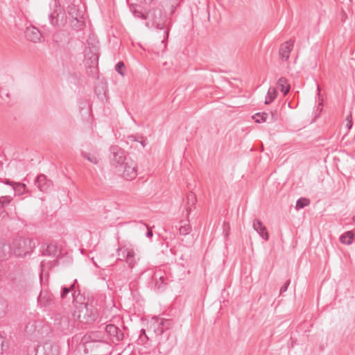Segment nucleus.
I'll return each mask as SVG.
<instances>
[{
  "instance_id": "1",
  "label": "nucleus",
  "mask_w": 355,
  "mask_h": 355,
  "mask_svg": "<svg viewBox=\"0 0 355 355\" xmlns=\"http://www.w3.org/2000/svg\"><path fill=\"white\" fill-rule=\"evenodd\" d=\"M78 309V314L75 311L72 315L73 319H71L69 315H62L60 313L55 315V321L61 331H64L73 327V320H78L80 322L85 323H89L96 320L97 318L96 311L91 309L89 313H87L89 311L87 304H81Z\"/></svg>"
},
{
  "instance_id": "2",
  "label": "nucleus",
  "mask_w": 355,
  "mask_h": 355,
  "mask_svg": "<svg viewBox=\"0 0 355 355\" xmlns=\"http://www.w3.org/2000/svg\"><path fill=\"white\" fill-rule=\"evenodd\" d=\"M154 331L158 338L159 350H164L167 352L172 349L173 342L169 340L170 334L167 331L171 327L172 322L168 319L157 318L154 323Z\"/></svg>"
},
{
  "instance_id": "3",
  "label": "nucleus",
  "mask_w": 355,
  "mask_h": 355,
  "mask_svg": "<svg viewBox=\"0 0 355 355\" xmlns=\"http://www.w3.org/2000/svg\"><path fill=\"white\" fill-rule=\"evenodd\" d=\"M145 19L152 23V26H155L157 30L164 31V37L162 42L168 40L169 34V27L168 26L167 16L163 10L160 8H154L150 9L145 17Z\"/></svg>"
},
{
  "instance_id": "4",
  "label": "nucleus",
  "mask_w": 355,
  "mask_h": 355,
  "mask_svg": "<svg viewBox=\"0 0 355 355\" xmlns=\"http://www.w3.org/2000/svg\"><path fill=\"white\" fill-rule=\"evenodd\" d=\"M35 247V242L29 238L19 237L13 239L10 251L17 257H25L31 254Z\"/></svg>"
},
{
  "instance_id": "5",
  "label": "nucleus",
  "mask_w": 355,
  "mask_h": 355,
  "mask_svg": "<svg viewBox=\"0 0 355 355\" xmlns=\"http://www.w3.org/2000/svg\"><path fill=\"white\" fill-rule=\"evenodd\" d=\"M115 172L126 180H132L137 176V165L132 159L127 160Z\"/></svg>"
},
{
  "instance_id": "6",
  "label": "nucleus",
  "mask_w": 355,
  "mask_h": 355,
  "mask_svg": "<svg viewBox=\"0 0 355 355\" xmlns=\"http://www.w3.org/2000/svg\"><path fill=\"white\" fill-rule=\"evenodd\" d=\"M110 163L114 170L117 169L130 158L127 157V153L119 146H112L110 148Z\"/></svg>"
},
{
  "instance_id": "7",
  "label": "nucleus",
  "mask_w": 355,
  "mask_h": 355,
  "mask_svg": "<svg viewBox=\"0 0 355 355\" xmlns=\"http://www.w3.org/2000/svg\"><path fill=\"white\" fill-rule=\"evenodd\" d=\"M119 259L125 261L128 267L132 268L137 263L135 252L131 245H122L117 249Z\"/></svg>"
},
{
  "instance_id": "8",
  "label": "nucleus",
  "mask_w": 355,
  "mask_h": 355,
  "mask_svg": "<svg viewBox=\"0 0 355 355\" xmlns=\"http://www.w3.org/2000/svg\"><path fill=\"white\" fill-rule=\"evenodd\" d=\"M35 184L42 192H48L53 187V183L51 180H49L44 174H40L37 177L35 181Z\"/></svg>"
},
{
  "instance_id": "9",
  "label": "nucleus",
  "mask_w": 355,
  "mask_h": 355,
  "mask_svg": "<svg viewBox=\"0 0 355 355\" xmlns=\"http://www.w3.org/2000/svg\"><path fill=\"white\" fill-rule=\"evenodd\" d=\"M5 184L11 186V187L9 188V192L8 193L12 195V198L15 195L20 196L26 192V186L23 183L10 182L6 180Z\"/></svg>"
},
{
  "instance_id": "10",
  "label": "nucleus",
  "mask_w": 355,
  "mask_h": 355,
  "mask_svg": "<svg viewBox=\"0 0 355 355\" xmlns=\"http://www.w3.org/2000/svg\"><path fill=\"white\" fill-rule=\"evenodd\" d=\"M77 280L75 279L74 282L69 287L62 286L61 288L60 297L64 300L67 297V295L69 293H71V296L73 297V301L76 302L78 300V297L80 295V291L76 290V284Z\"/></svg>"
},
{
  "instance_id": "11",
  "label": "nucleus",
  "mask_w": 355,
  "mask_h": 355,
  "mask_svg": "<svg viewBox=\"0 0 355 355\" xmlns=\"http://www.w3.org/2000/svg\"><path fill=\"white\" fill-rule=\"evenodd\" d=\"M105 331L112 337L113 342H119L123 339L124 336L123 331L114 324H110L106 325Z\"/></svg>"
},
{
  "instance_id": "12",
  "label": "nucleus",
  "mask_w": 355,
  "mask_h": 355,
  "mask_svg": "<svg viewBox=\"0 0 355 355\" xmlns=\"http://www.w3.org/2000/svg\"><path fill=\"white\" fill-rule=\"evenodd\" d=\"M26 37L33 42H39L42 38V35L38 28L34 26L28 27L25 32Z\"/></svg>"
},
{
  "instance_id": "13",
  "label": "nucleus",
  "mask_w": 355,
  "mask_h": 355,
  "mask_svg": "<svg viewBox=\"0 0 355 355\" xmlns=\"http://www.w3.org/2000/svg\"><path fill=\"white\" fill-rule=\"evenodd\" d=\"M252 226L253 229L260 235L263 239L265 241L268 240L269 234L266 227L259 219H254Z\"/></svg>"
},
{
  "instance_id": "14",
  "label": "nucleus",
  "mask_w": 355,
  "mask_h": 355,
  "mask_svg": "<svg viewBox=\"0 0 355 355\" xmlns=\"http://www.w3.org/2000/svg\"><path fill=\"white\" fill-rule=\"evenodd\" d=\"M294 46V41L290 40L283 43L279 49V55L282 59L288 60L290 56V53L293 50Z\"/></svg>"
},
{
  "instance_id": "15",
  "label": "nucleus",
  "mask_w": 355,
  "mask_h": 355,
  "mask_svg": "<svg viewBox=\"0 0 355 355\" xmlns=\"http://www.w3.org/2000/svg\"><path fill=\"white\" fill-rule=\"evenodd\" d=\"M38 304L42 307H47L53 302V295L47 291H42L37 298Z\"/></svg>"
},
{
  "instance_id": "16",
  "label": "nucleus",
  "mask_w": 355,
  "mask_h": 355,
  "mask_svg": "<svg viewBox=\"0 0 355 355\" xmlns=\"http://www.w3.org/2000/svg\"><path fill=\"white\" fill-rule=\"evenodd\" d=\"M85 58L87 64L90 68H94L97 66L98 62V51L86 50Z\"/></svg>"
},
{
  "instance_id": "17",
  "label": "nucleus",
  "mask_w": 355,
  "mask_h": 355,
  "mask_svg": "<svg viewBox=\"0 0 355 355\" xmlns=\"http://www.w3.org/2000/svg\"><path fill=\"white\" fill-rule=\"evenodd\" d=\"M196 202V195L191 192L187 196V202L185 205V209L187 211V218L189 217V214L195 209V205Z\"/></svg>"
},
{
  "instance_id": "18",
  "label": "nucleus",
  "mask_w": 355,
  "mask_h": 355,
  "mask_svg": "<svg viewBox=\"0 0 355 355\" xmlns=\"http://www.w3.org/2000/svg\"><path fill=\"white\" fill-rule=\"evenodd\" d=\"M60 254V250L55 244H49L43 250L42 254L52 257H58Z\"/></svg>"
},
{
  "instance_id": "19",
  "label": "nucleus",
  "mask_w": 355,
  "mask_h": 355,
  "mask_svg": "<svg viewBox=\"0 0 355 355\" xmlns=\"http://www.w3.org/2000/svg\"><path fill=\"white\" fill-rule=\"evenodd\" d=\"M87 51H98V41L97 40V37L94 35H89L87 40Z\"/></svg>"
},
{
  "instance_id": "20",
  "label": "nucleus",
  "mask_w": 355,
  "mask_h": 355,
  "mask_svg": "<svg viewBox=\"0 0 355 355\" xmlns=\"http://www.w3.org/2000/svg\"><path fill=\"white\" fill-rule=\"evenodd\" d=\"M67 12L72 19L83 17L82 12H80L78 7L74 4H71L68 6Z\"/></svg>"
},
{
  "instance_id": "21",
  "label": "nucleus",
  "mask_w": 355,
  "mask_h": 355,
  "mask_svg": "<svg viewBox=\"0 0 355 355\" xmlns=\"http://www.w3.org/2000/svg\"><path fill=\"white\" fill-rule=\"evenodd\" d=\"M354 234L352 231H347L340 237V241L346 245H350L353 242Z\"/></svg>"
},
{
  "instance_id": "22",
  "label": "nucleus",
  "mask_w": 355,
  "mask_h": 355,
  "mask_svg": "<svg viewBox=\"0 0 355 355\" xmlns=\"http://www.w3.org/2000/svg\"><path fill=\"white\" fill-rule=\"evenodd\" d=\"M191 231V225L189 220L181 221L180 226L179 227V232L180 235L186 236L188 235Z\"/></svg>"
},
{
  "instance_id": "23",
  "label": "nucleus",
  "mask_w": 355,
  "mask_h": 355,
  "mask_svg": "<svg viewBox=\"0 0 355 355\" xmlns=\"http://www.w3.org/2000/svg\"><path fill=\"white\" fill-rule=\"evenodd\" d=\"M277 95V89L275 87H270L268 89V93H267V95L266 97L265 104L269 105L270 103H272L276 98Z\"/></svg>"
},
{
  "instance_id": "24",
  "label": "nucleus",
  "mask_w": 355,
  "mask_h": 355,
  "mask_svg": "<svg viewBox=\"0 0 355 355\" xmlns=\"http://www.w3.org/2000/svg\"><path fill=\"white\" fill-rule=\"evenodd\" d=\"M12 286L16 288H24L26 286V279L23 275H21L19 279L17 277H12Z\"/></svg>"
},
{
  "instance_id": "25",
  "label": "nucleus",
  "mask_w": 355,
  "mask_h": 355,
  "mask_svg": "<svg viewBox=\"0 0 355 355\" xmlns=\"http://www.w3.org/2000/svg\"><path fill=\"white\" fill-rule=\"evenodd\" d=\"M277 84L284 95H286L290 90V85L287 83V80L282 77L278 80Z\"/></svg>"
},
{
  "instance_id": "26",
  "label": "nucleus",
  "mask_w": 355,
  "mask_h": 355,
  "mask_svg": "<svg viewBox=\"0 0 355 355\" xmlns=\"http://www.w3.org/2000/svg\"><path fill=\"white\" fill-rule=\"evenodd\" d=\"M71 25L72 28L76 31L81 30L85 26L84 18L82 17L80 19H71Z\"/></svg>"
},
{
  "instance_id": "27",
  "label": "nucleus",
  "mask_w": 355,
  "mask_h": 355,
  "mask_svg": "<svg viewBox=\"0 0 355 355\" xmlns=\"http://www.w3.org/2000/svg\"><path fill=\"white\" fill-rule=\"evenodd\" d=\"M12 200V196L8 193L5 195H0V209L8 205Z\"/></svg>"
},
{
  "instance_id": "28",
  "label": "nucleus",
  "mask_w": 355,
  "mask_h": 355,
  "mask_svg": "<svg viewBox=\"0 0 355 355\" xmlns=\"http://www.w3.org/2000/svg\"><path fill=\"white\" fill-rule=\"evenodd\" d=\"M10 251V245L0 242V259H4Z\"/></svg>"
},
{
  "instance_id": "29",
  "label": "nucleus",
  "mask_w": 355,
  "mask_h": 355,
  "mask_svg": "<svg viewBox=\"0 0 355 355\" xmlns=\"http://www.w3.org/2000/svg\"><path fill=\"white\" fill-rule=\"evenodd\" d=\"M267 117L268 114L266 112L257 113L252 116L254 121L259 123L266 121Z\"/></svg>"
},
{
  "instance_id": "30",
  "label": "nucleus",
  "mask_w": 355,
  "mask_h": 355,
  "mask_svg": "<svg viewBox=\"0 0 355 355\" xmlns=\"http://www.w3.org/2000/svg\"><path fill=\"white\" fill-rule=\"evenodd\" d=\"M81 155L84 158L87 159L89 162H90L94 164H97L98 163V158L94 155H91V154L85 153V152H82Z\"/></svg>"
},
{
  "instance_id": "31",
  "label": "nucleus",
  "mask_w": 355,
  "mask_h": 355,
  "mask_svg": "<svg viewBox=\"0 0 355 355\" xmlns=\"http://www.w3.org/2000/svg\"><path fill=\"white\" fill-rule=\"evenodd\" d=\"M309 204V200L306 198H302L297 200L295 205L297 209H302Z\"/></svg>"
},
{
  "instance_id": "32",
  "label": "nucleus",
  "mask_w": 355,
  "mask_h": 355,
  "mask_svg": "<svg viewBox=\"0 0 355 355\" xmlns=\"http://www.w3.org/2000/svg\"><path fill=\"white\" fill-rule=\"evenodd\" d=\"M58 17H59V14L56 13L55 12H54L53 13H51L49 15L51 24L53 26H60V24L59 23Z\"/></svg>"
},
{
  "instance_id": "33",
  "label": "nucleus",
  "mask_w": 355,
  "mask_h": 355,
  "mask_svg": "<svg viewBox=\"0 0 355 355\" xmlns=\"http://www.w3.org/2000/svg\"><path fill=\"white\" fill-rule=\"evenodd\" d=\"M124 67H125V65H124L123 62H119L116 65V71L121 75L123 76L124 73H123V71H122L121 69H122V68H124Z\"/></svg>"
},
{
  "instance_id": "34",
  "label": "nucleus",
  "mask_w": 355,
  "mask_h": 355,
  "mask_svg": "<svg viewBox=\"0 0 355 355\" xmlns=\"http://www.w3.org/2000/svg\"><path fill=\"white\" fill-rule=\"evenodd\" d=\"M352 125L353 123L352 120V114H349L348 116H347L345 125L347 128V129L349 130L352 127Z\"/></svg>"
},
{
  "instance_id": "35",
  "label": "nucleus",
  "mask_w": 355,
  "mask_h": 355,
  "mask_svg": "<svg viewBox=\"0 0 355 355\" xmlns=\"http://www.w3.org/2000/svg\"><path fill=\"white\" fill-rule=\"evenodd\" d=\"M159 282H157L155 286L158 289H160L163 288V285L164 284V278L163 277H159Z\"/></svg>"
},
{
  "instance_id": "36",
  "label": "nucleus",
  "mask_w": 355,
  "mask_h": 355,
  "mask_svg": "<svg viewBox=\"0 0 355 355\" xmlns=\"http://www.w3.org/2000/svg\"><path fill=\"white\" fill-rule=\"evenodd\" d=\"M290 283H291L290 279L286 281V282L284 284V285L280 288V293H283L287 291Z\"/></svg>"
},
{
  "instance_id": "37",
  "label": "nucleus",
  "mask_w": 355,
  "mask_h": 355,
  "mask_svg": "<svg viewBox=\"0 0 355 355\" xmlns=\"http://www.w3.org/2000/svg\"><path fill=\"white\" fill-rule=\"evenodd\" d=\"M134 15L136 17H140V18H145V17H146V15H144V14H143L142 12L137 11V10L134 11Z\"/></svg>"
},
{
  "instance_id": "38",
  "label": "nucleus",
  "mask_w": 355,
  "mask_h": 355,
  "mask_svg": "<svg viewBox=\"0 0 355 355\" xmlns=\"http://www.w3.org/2000/svg\"><path fill=\"white\" fill-rule=\"evenodd\" d=\"M4 347V341L2 338H0V354L3 353Z\"/></svg>"
},
{
  "instance_id": "39",
  "label": "nucleus",
  "mask_w": 355,
  "mask_h": 355,
  "mask_svg": "<svg viewBox=\"0 0 355 355\" xmlns=\"http://www.w3.org/2000/svg\"><path fill=\"white\" fill-rule=\"evenodd\" d=\"M145 226L148 229V231L146 232V236L148 237V238H151L153 236V232H152V230H149L148 227L146 225H145Z\"/></svg>"
},
{
  "instance_id": "40",
  "label": "nucleus",
  "mask_w": 355,
  "mask_h": 355,
  "mask_svg": "<svg viewBox=\"0 0 355 355\" xmlns=\"http://www.w3.org/2000/svg\"><path fill=\"white\" fill-rule=\"evenodd\" d=\"M53 349H54V352H55L54 355H58L59 353V349H58V347H55Z\"/></svg>"
},
{
  "instance_id": "41",
  "label": "nucleus",
  "mask_w": 355,
  "mask_h": 355,
  "mask_svg": "<svg viewBox=\"0 0 355 355\" xmlns=\"http://www.w3.org/2000/svg\"><path fill=\"white\" fill-rule=\"evenodd\" d=\"M9 192V189L8 191H0V195H5V193H8Z\"/></svg>"
},
{
  "instance_id": "42",
  "label": "nucleus",
  "mask_w": 355,
  "mask_h": 355,
  "mask_svg": "<svg viewBox=\"0 0 355 355\" xmlns=\"http://www.w3.org/2000/svg\"><path fill=\"white\" fill-rule=\"evenodd\" d=\"M95 334L94 333H92L91 335L89 336L90 338H92L93 336H94Z\"/></svg>"
},
{
  "instance_id": "43",
  "label": "nucleus",
  "mask_w": 355,
  "mask_h": 355,
  "mask_svg": "<svg viewBox=\"0 0 355 355\" xmlns=\"http://www.w3.org/2000/svg\"><path fill=\"white\" fill-rule=\"evenodd\" d=\"M353 222L355 223V216L353 217Z\"/></svg>"
},
{
  "instance_id": "44",
  "label": "nucleus",
  "mask_w": 355,
  "mask_h": 355,
  "mask_svg": "<svg viewBox=\"0 0 355 355\" xmlns=\"http://www.w3.org/2000/svg\"><path fill=\"white\" fill-rule=\"evenodd\" d=\"M46 355H48V354H46Z\"/></svg>"
}]
</instances>
